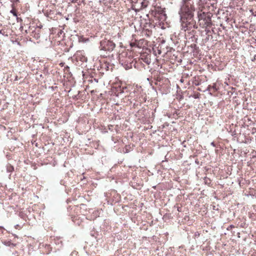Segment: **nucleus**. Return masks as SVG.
<instances>
[{
    "label": "nucleus",
    "mask_w": 256,
    "mask_h": 256,
    "mask_svg": "<svg viewBox=\"0 0 256 256\" xmlns=\"http://www.w3.org/2000/svg\"><path fill=\"white\" fill-rule=\"evenodd\" d=\"M194 7V4H182L178 12L180 16L182 28L184 31L195 26L193 22Z\"/></svg>",
    "instance_id": "nucleus-1"
},
{
    "label": "nucleus",
    "mask_w": 256,
    "mask_h": 256,
    "mask_svg": "<svg viewBox=\"0 0 256 256\" xmlns=\"http://www.w3.org/2000/svg\"><path fill=\"white\" fill-rule=\"evenodd\" d=\"M198 24L201 28H207L212 25V14L210 13L198 12Z\"/></svg>",
    "instance_id": "nucleus-2"
},
{
    "label": "nucleus",
    "mask_w": 256,
    "mask_h": 256,
    "mask_svg": "<svg viewBox=\"0 0 256 256\" xmlns=\"http://www.w3.org/2000/svg\"><path fill=\"white\" fill-rule=\"evenodd\" d=\"M126 53H122V54H120V62L122 64V65L124 67V68L126 69V70H129L130 68H132V64L131 62H127L126 64V62H123V60L121 59L122 58V56H126Z\"/></svg>",
    "instance_id": "nucleus-3"
},
{
    "label": "nucleus",
    "mask_w": 256,
    "mask_h": 256,
    "mask_svg": "<svg viewBox=\"0 0 256 256\" xmlns=\"http://www.w3.org/2000/svg\"><path fill=\"white\" fill-rule=\"evenodd\" d=\"M182 4H194L193 0H182Z\"/></svg>",
    "instance_id": "nucleus-4"
},
{
    "label": "nucleus",
    "mask_w": 256,
    "mask_h": 256,
    "mask_svg": "<svg viewBox=\"0 0 256 256\" xmlns=\"http://www.w3.org/2000/svg\"><path fill=\"white\" fill-rule=\"evenodd\" d=\"M10 13H12L14 16H17L16 12L14 10H10Z\"/></svg>",
    "instance_id": "nucleus-5"
},
{
    "label": "nucleus",
    "mask_w": 256,
    "mask_h": 256,
    "mask_svg": "<svg viewBox=\"0 0 256 256\" xmlns=\"http://www.w3.org/2000/svg\"><path fill=\"white\" fill-rule=\"evenodd\" d=\"M210 144L213 146H215V144L214 143V142H212Z\"/></svg>",
    "instance_id": "nucleus-6"
},
{
    "label": "nucleus",
    "mask_w": 256,
    "mask_h": 256,
    "mask_svg": "<svg viewBox=\"0 0 256 256\" xmlns=\"http://www.w3.org/2000/svg\"><path fill=\"white\" fill-rule=\"evenodd\" d=\"M212 88H213L215 90H216V85H215V84H214V85L212 86Z\"/></svg>",
    "instance_id": "nucleus-7"
},
{
    "label": "nucleus",
    "mask_w": 256,
    "mask_h": 256,
    "mask_svg": "<svg viewBox=\"0 0 256 256\" xmlns=\"http://www.w3.org/2000/svg\"><path fill=\"white\" fill-rule=\"evenodd\" d=\"M255 60H256V57H254V58L253 60H252L254 61Z\"/></svg>",
    "instance_id": "nucleus-8"
},
{
    "label": "nucleus",
    "mask_w": 256,
    "mask_h": 256,
    "mask_svg": "<svg viewBox=\"0 0 256 256\" xmlns=\"http://www.w3.org/2000/svg\"><path fill=\"white\" fill-rule=\"evenodd\" d=\"M1 228V226H0Z\"/></svg>",
    "instance_id": "nucleus-9"
}]
</instances>
